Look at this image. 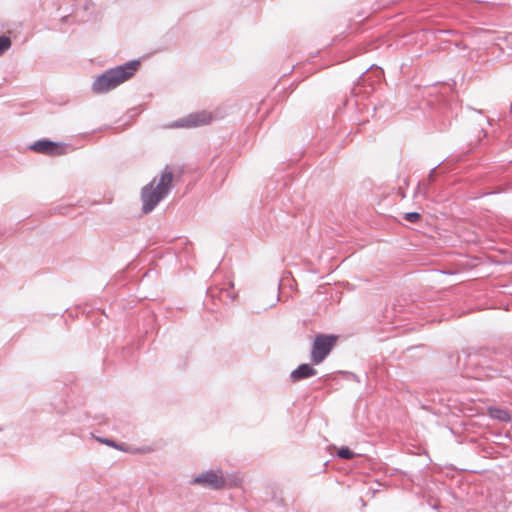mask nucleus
Masks as SVG:
<instances>
[{"instance_id":"1","label":"nucleus","mask_w":512,"mask_h":512,"mask_svg":"<svg viewBox=\"0 0 512 512\" xmlns=\"http://www.w3.org/2000/svg\"><path fill=\"white\" fill-rule=\"evenodd\" d=\"M139 65L140 63L138 61H131L125 65L106 71L93 82V92L101 94L115 89L120 84L129 80L138 70Z\"/></svg>"},{"instance_id":"2","label":"nucleus","mask_w":512,"mask_h":512,"mask_svg":"<svg viewBox=\"0 0 512 512\" xmlns=\"http://www.w3.org/2000/svg\"><path fill=\"white\" fill-rule=\"evenodd\" d=\"M173 180V174L169 169H165L159 179H154L148 185L143 187L141 192V199L143 202V212L149 213L154 207L167 195L171 183Z\"/></svg>"},{"instance_id":"3","label":"nucleus","mask_w":512,"mask_h":512,"mask_svg":"<svg viewBox=\"0 0 512 512\" xmlns=\"http://www.w3.org/2000/svg\"><path fill=\"white\" fill-rule=\"evenodd\" d=\"M337 341V335H316L311 350V361L313 364H320L329 355Z\"/></svg>"},{"instance_id":"4","label":"nucleus","mask_w":512,"mask_h":512,"mask_svg":"<svg viewBox=\"0 0 512 512\" xmlns=\"http://www.w3.org/2000/svg\"><path fill=\"white\" fill-rule=\"evenodd\" d=\"M195 485L220 490L226 487V479L221 471L210 470L199 474L192 480Z\"/></svg>"},{"instance_id":"5","label":"nucleus","mask_w":512,"mask_h":512,"mask_svg":"<svg viewBox=\"0 0 512 512\" xmlns=\"http://www.w3.org/2000/svg\"><path fill=\"white\" fill-rule=\"evenodd\" d=\"M212 121V115L208 112L202 111L197 112L178 121L175 126L176 127H198L202 125H207Z\"/></svg>"},{"instance_id":"6","label":"nucleus","mask_w":512,"mask_h":512,"mask_svg":"<svg viewBox=\"0 0 512 512\" xmlns=\"http://www.w3.org/2000/svg\"><path fill=\"white\" fill-rule=\"evenodd\" d=\"M31 149L38 153L51 156H58L65 153V149L61 144L49 140L37 141L31 146Z\"/></svg>"},{"instance_id":"7","label":"nucleus","mask_w":512,"mask_h":512,"mask_svg":"<svg viewBox=\"0 0 512 512\" xmlns=\"http://www.w3.org/2000/svg\"><path fill=\"white\" fill-rule=\"evenodd\" d=\"M316 373V369H314L311 365L301 364L297 369L292 371L290 378L293 382H297L315 376Z\"/></svg>"},{"instance_id":"8","label":"nucleus","mask_w":512,"mask_h":512,"mask_svg":"<svg viewBox=\"0 0 512 512\" xmlns=\"http://www.w3.org/2000/svg\"><path fill=\"white\" fill-rule=\"evenodd\" d=\"M487 414L493 418L497 419L499 421L503 422H509L511 420V416L509 412L505 409L498 408V407H489L487 409Z\"/></svg>"},{"instance_id":"9","label":"nucleus","mask_w":512,"mask_h":512,"mask_svg":"<svg viewBox=\"0 0 512 512\" xmlns=\"http://www.w3.org/2000/svg\"><path fill=\"white\" fill-rule=\"evenodd\" d=\"M337 455L338 457L346 460L352 459L355 456L354 452L351 451L348 447L339 448L337 451Z\"/></svg>"},{"instance_id":"10","label":"nucleus","mask_w":512,"mask_h":512,"mask_svg":"<svg viewBox=\"0 0 512 512\" xmlns=\"http://www.w3.org/2000/svg\"><path fill=\"white\" fill-rule=\"evenodd\" d=\"M11 47V39L7 36H0V55Z\"/></svg>"},{"instance_id":"11","label":"nucleus","mask_w":512,"mask_h":512,"mask_svg":"<svg viewBox=\"0 0 512 512\" xmlns=\"http://www.w3.org/2000/svg\"><path fill=\"white\" fill-rule=\"evenodd\" d=\"M405 219L409 222H417L420 219V214L417 212L406 213Z\"/></svg>"},{"instance_id":"12","label":"nucleus","mask_w":512,"mask_h":512,"mask_svg":"<svg viewBox=\"0 0 512 512\" xmlns=\"http://www.w3.org/2000/svg\"><path fill=\"white\" fill-rule=\"evenodd\" d=\"M221 294H226L228 297L231 298V300H235L237 298V295L229 290H223L221 291Z\"/></svg>"},{"instance_id":"13","label":"nucleus","mask_w":512,"mask_h":512,"mask_svg":"<svg viewBox=\"0 0 512 512\" xmlns=\"http://www.w3.org/2000/svg\"><path fill=\"white\" fill-rule=\"evenodd\" d=\"M102 443L108 445V446H111V447H114V448H118V444H116L115 442L111 441V440H108V439H101L100 440Z\"/></svg>"},{"instance_id":"14","label":"nucleus","mask_w":512,"mask_h":512,"mask_svg":"<svg viewBox=\"0 0 512 512\" xmlns=\"http://www.w3.org/2000/svg\"><path fill=\"white\" fill-rule=\"evenodd\" d=\"M117 449L122 450V451H125V452H133V451H132V450H130V449H126V448H124L122 445H118V448H117Z\"/></svg>"},{"instance_id":"15","label":"nucleus","mask_w":512,"mask_h":512,"mask_svg":"<svg viewBox=\"0 0 512 512\" xmlns=\"http://www.w3.org/2000/svg\"><path fill=\"white\" fill-rule=\"evenodd\" d=\"M137 452H149L150 450L149 449H141V450H136Z\"/></svg>"}]
</instances>
